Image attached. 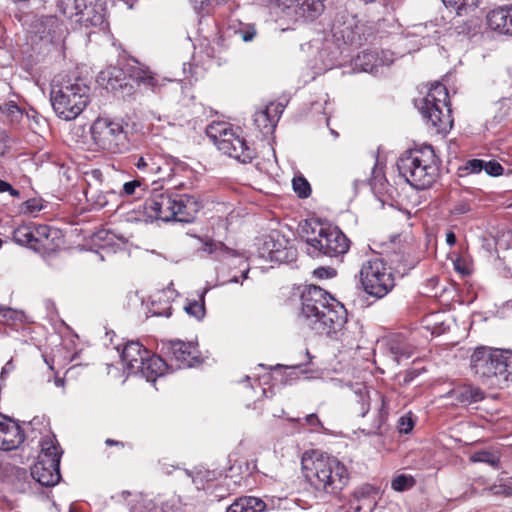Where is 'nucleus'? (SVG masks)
I'll return each instance as SVG.
<instances>
[{
	"label": "nucleus",
	"instance_id": "38",
	"mask_svg": "<svg viewBox=\"0 0 512 512\" xmlns=\"http://www.w3.org/2000/svg\"><path fill=\"white\" fill-rule=\"evenodd\" d=\"M292 185L300 198H306L311 193L310 184L304 177L298 176L293 178Z\"/></svg>",
	"mask_w": 512,
	"mask_h": 512
},
{
	"label": "nucleus",
	"instance_id": "36",
	"mask_svg": "<svg viewBox=\"0 0 512 512\" xmlns=\"http://www.w3.org/2000/svg\"><path fill=\"white\" fill-rule=\"evenodd\" d=\"M446 6L453 7L458 15L469 9H476L480 0H442Z\"/></svg>",
	"mask_w": 512,
	"mask_h": 512
},
{
	"label": "nucleus",
	"instance_id": "58",
	"mask_svg": "<svg viewBox=\"0 0 512 512\" xmlns=\"http://www.w3.org/2000/svg\"><path fill=\"white\" fill-rule=\"evenodd\" d=\"M105 443H106V445H108V446H113V445H115V446H123V443H121V442H119V441H115V440H113V439H109V438H108V439H106Z\"/></svg>",
	"mask_w": 512,
	"mask_h": 512
},
{
	"label": "nucleus",
	"instance_id": "53",
	"mask_svg": "<svg viewBox=\"0 0 512 512\" xmlns=\"http://www.w3.org/2000/svg\"><path fill=\"white\" fill-rule=\"evenodd\" d=\"M6 112L8 115L18 118L22 116V112L17 105L8 104L6 105Z\"/></svg>",
	"mask_w": 512,
	"mask_h": 512
},
{
	"label": "nucleus",
	"instance_id": "31",
	"mask_svg": "<svg viewBox=\"0 0 512 512\" xmlns=\"http://www.w3.org/2000/svg\"><path fill=\"white\" fill-rule=\"evenodd\" d=\"M355 412L364 417L370 409L372 400L371 391L364 385H359L354 389Z\"/></svg>",
	"mask_w": 512,
	"mask_h": 512
},
{
	"label": "nucleus",
	"instance_id": "60",
	"mask_svg": "<svg viewBox=\"0 0 512 512\" xmlns=\"http://www.w3.org/2000/svg\"><path fill=\"white\" fill-rule=\"evenodd\" d=\"M97 204L100 205V206H104L107 204V200L104 198V197H100L98 200H97Z\"/></svg>",
	"mask_w": 512,
	"mask_h": 512
},
{
	"label": "nucleus",
	"instance_id": "45",
	"mask_svg": "<svg viewBox=\"0 0 512 512\" xmlns=\"http://www.w3.org/2000/svg\"><path fill=\"white\" fill-rule=\"evenodd\" d=\"M138 189L143 190L141 181L133 180L130 182H126L123 185L122 194L125 196H133L137 193Z\"/></svg>",
	"mask_w": 512,
	"mask_h": 512
},
{
	"label": "nucleus",
	"instance_id": "30",
	"mask_svg": "<svg viewBox=\"0 0 512 512\" xmlns=\"http://www.w3.org/2000/svg\"><path fill=\"white\" fill-rule=\"evenodd\" d=\"M470 460L474 463H485L494 469H498L500 467L501 452L497 448L478 450L471 454Z\"/></svg>",
	"mask_w": 512,
	"mask_h": 512
},
{
	"label": "nucleus",
	"instance_id": "33",
	"mask_svg": "<svg viewBox=\"0 0 512 512\" xmlns=\"http://www.w3.org/2000/svg\"><path fill=\"white\" fill-rule=\"evenodd\" d=\"M500 374L498 376V384H506L512 382V351L502 350Z\"/></svg>",
	"mask_w": 512,
	"mask_h": 512
},
{
	"label": "nucleus",
	"instance_id": "47",
	"mask_svg": "<svg viewBox=\"0 0 512 512\" xmlns=\"http://www.w3.org/2000/svg\"><path fill=\"white\" fill-rule=\"evenodd\" d=\"M305 422L311 427L312 431H320L323 429V425L316 414H310L305 417Z\"/></svg>",
	"mask_w": 512,
	"mask_h": 512
},
{
	"label": "nucleus",
	"instance_id": "23",
	"mask_svg": "<svg viewBox=\"0 0 512 512\" xmlns=\"http://www.w3.org/2000/svg\"><path fill=\"white\" fill-rule=\"evenodd\" d=\"M201 251L211 255L214 259L218 261H223L229 263L233 258H240L242 262H245V255L240 253L237 250L231 249L227 247L224 243L214 240L206 241L202 247Z\"/></svg>",
	"mask_w": 512,
	"mask_h": 512
},
{
	"label": "nucleus",
	"instance_id": "34",
	"mask_svg": "<svg viewBox=\"0 0 512 512\" xmlns=\"http://www.w3.org/2000/svg\"><path fill=\"white\" fill-rule=\"evenodd\" d=\"M207 290L201 291L199 294L198 300H189L187 305H185L184 309L185 311L195 317L196 319L200 320L205 315V294Z\"/></svg>",
	"mask_w": 512,
	"mask_h": 512
},
{
	"label": "nucleus",
	"instance_id": "8",
	"mask_svg": "<svg viewBox=\"0 0 512 512\" xmlns=\"http://www.w3.org/2000/svg\"><path fill=\"white\" fill-rule=\"evenodd\" d=\"M206 133L218 150L229 157L243 163L253 159L254 151L247 145L239 128L227 122H213L207 127Z\"/></svg>",
	"mask_w": 512,
	"mask_h": 512
},
{
	"label": "nucleus",
	"instance_id": "35",
	"mask_svg": "<svg viewBox=\"0 0 512 512\" xmlns=\"http://www.w3.org/2000/svg\"><path fill=\"white\" fill-rule=\"evenodd\" d=\"M36 238L33 228L27 225L19 226L13 232V239L21 245H31Z\"/></svg>",
	"mask_w": 512,
	"mask_h": 512
},
{
	"label": "nucleus",
	"instance_id": "29",
	"mask_svg": "<svg viewBox=\"0 0 512 512\" xmlns=\"http://www.w3.org/2000/svg\"><path fill=\"white\" fill-rule=\"evenodd\" d=\"M469 173H479L482 170L490 176H499L503 173V167L496 161H483L480 159H473L466 163L463 167Z\"/></svg>",
	"mask_w": 512,
	"mask_h": 512
},
{
	"label": "nucleus",
	"instance_id": "44",
	"mask_svg": "<svg viewBox=\"0 0 512 512\" xmlns=\"http://www.w3.org/2000/svg\"><path fill=\"white\" fill-rule=\"evenodd\" d=\"M33 231L35 233V236H37L36 239H34V243H41L43 239H47L52 232H54L49 226L47 225H38L33 228Z\"/></svg>",
	"mask_w": 512,
	"mask_h": 512
},
{
	"label": "nucleus",
	"instance_id": "10",
	"mask_svg": "<svg viewBox=\"0 0 512 512\" xmlns=\"http://www.w3.org/2000/svg\"><path fill=\"white\" fill-rule=\"evenodd\" d=\"M359 275L364 291L377 298L387 295L395 285L391 268L380 258L365 261Z\"/></svg>",
	"mask_w": 512,
	"mask_h": 512
},
{
	"label": "nucleus",
	"instance_id": "54",
	"mask_svg": "<svg viewBox=\"0 0 512 512\" xmlns=\"http://www.w3.org/2000/svg\"><path fill=\"white\" fill-rule=\"evenodd\" d=\"M415 372L414 371H407L404 375V378H403V383L404 384H408L410 383L414 377H415Z\"/></svg>",
	"mask_w": 512,
	"mask_h": 512
},
{
	"label": "nucleus",
	"instance_id": "42",
	"mask_svg": "<svg viewBox=\"0 0 512 512\" xmlns=\"http://www.w3.org/2000/svg\"><path fill=\"white\" fill-rule=\"evenodd\" d=\"M237 33L240 35L241 39L244 42L252 41L257 34L256 28L252 24H246V25L241 26L239 28V30L237 31Z\"/></svg>",
	"mask_w": 512,
	"mask_h": 512
},
{
	"label": "nucleus",
	"instance_id": "16",
	"mask_svg": "<svg viewBox=\"0 0 512 512\" xmlns=\"http://www.w3.org/2000/svg\"><path fill=\"white\" fill-rule=\"evenodd\" d=\"M171 360L178 368H189L201 362L200 352L194 342L175 340L170 343Z\"/></svg>",
	"mask_w": 512,
	"mask_h": 512
},
{
	"label": "nucleus",
	"instance_id": "63",
	"mask_svg": "<svg viewBox=\"0 0 512 512\" xmlns=\"http://www.w3.org/2000/svg\"><path fill=\"white\" fill-rule=\"evenodd\" d=\"M128 495H130V493H129V492H127V491H123V492L121 493V495H120V496H122L123 498H125V497H126V496H128Z\"/></svg>",
	"mask_w": 512,
	"mask_h": 512
},
{
	"label": "nucleus",
	"instance_id": "25",
	"mask_svg": "<svg viewBox=\"0 0 512 512\" xmlns=\"http://www.w3.org/2000/svg\"><path fill=\"white\" fill-rule=\"evenodd\" d=\"M167 369V365L162 358L156 355H152L149 351V356L146 357L145 361L137 374L144 377L149 382H154L158 377L164 375Z\"/></svg>",
	"mask_w": 512,
	"mask_h": 512
},
{
	"label": "nucleus",
	"instance_id": "51",
	"mask_svg": "<svg viewBox=\"0 0 512 512\" xmlns=\"http://www.w3.org/2000/svg\"><path fill=\"white\" fill-rule=\"evenodd\" d=\"M454 269L462 275H468L470 273V269L466 265L465 261L460 258H457L454 261Z\"/></svg>",
	"mask_w": 512,
	"mask_h": 512
},
{
	"label": "nucleus",
	"instance_id": "39",
	"mask_svg": "<svg viewBox=\"0 0 512 512\" xmlns=\"http://www.w3.org/2000/svg\"><path fill=\"white\" fill-rule=\"evenodd\" d=\"M42 200L38 198H31L25 201L20 207V213L24 215H34L42 210Z\"/></svg>",
	"mask_w": 512,
	"mask_h": 512
},
{
	"label": "nucleus",
	"instance_id": "46",
	"mask_svg": "<svg viewBox=\"0 0 512 512\" xmlns=\"http://www.w3.org/2000/svg\"><path fill=\"white\" fill-rule=\"evenodd\" d=\"M414 426V422L410 416H402L398 421V429L400 433L408 434Z\"/></svg>",
	"mask_w": 512,
	"mask_h": 512
},
{
	"label": "nucleus",
	"instance_id": "18",
	"mask_svg": "<svg viewBox=\"0 0 512 512\" xmlns=\"http://www.w3.org/2000/svg\"><path fill=\"white\" fill-rule=\"evenodd\" d=\"M134 165L140 171L157 176L159 180L169 177L172 171L169 162L162 155L152 152L138 157Z\"/></svg>",
	"mask_w": 512,
	"mask_h": 512
},
{
	"label": "nucleus",
	"instance_id": "32",
	"mask_svg": "<svg viewBox=\"0 0 512 512\" xmlns=\"http://www.w3.org/2000/svg\"><path fill=\"white\" fill-rule=\"evenodd\" d=\"M37 23L36 32L40 34L41 38L49 37L53 39L60 28L59 20L53 15L42 16L37 20Z\"/></svg>",
	"mask_w": 512,
	"mask_h": 512
},
{
	"label": "nucleus",
	"instance_id": "50",
	"mask_svg": "<svg viewBox=\"0 0 512 512\" xmlns=\"http://www.w3.org/2000/svg\"><path fill=\"white\" fill-rule=\"evenodd\" d=\"M8 192L12 197L18 198L20 192L13 188L8 182L0 179V193Z\"/></svg>",
	"mask_w": 512,
	"mask_h": 512
},
{
	"label": "nucleus",
	"instance_id": "49",
	"mask_svg": "<svg viewBox=\"0 0 512 512\" xmlns=\"http://www.w3.org/2000/svg\"><path fill=\"white\" fill-rule=\"evenodd\" d=\"M470 210H471L470 204L466 201H461L453 207L452 213L456 214V215H463V214L470 212Z\"/></svg>",
	"mask_w": 512,
	"mask_h": 512
},
{
	"label": "nucleus",
	"instance_id": "13",
	"mask_svg": "<svg viewBox=\"0 0 512 512\" xmlns=\"http://www.w3.org/2000/svg\"><path fill=\"white\" fill-rule=\"evenodd\" d=\"M258 253L259 257L278 263H288L296 258V250L291 241L277 230L259 239Z\"/></svg>",
	"mask_w": 512,
	"mask_h": 512
},
{
	"label": "nucleus",
	"instance_id": "27",
	"mask_svg": "<svg viewBox=\"0 0 512 512\" xmlns=\"http://www.w3.org/2000/svg\"><path fill=\"white\" fill-rule=\"evenodd\" d=\"M452 397L457 403L468 406L484 399V392L476 386L463 385L450 391Z\"/></svg>",
	"mask_w": 512,
	"mask_h": 512
},
{
	"label": "nucleus",
	"instance_id": "11",
	"mask_svg": "<svg viewBox=\"0 0 512 512\" xmlns=\"http://www.w3.org/2000/svg\"><path fill=\"white\" fill-rule=\"evenodd\" d=\"M60 11L71 21L83 27H97L105 19V0H59Z\"/></svg>",
	"mask_w": 512,
	"mask_h": 512
},
{
	"label": "nucleus",
	"instance_id": "9",
	"mask_svg": "<svg viewBox=\"0 0 512 512\" xmlns=\"http://www.w3.org/2000/svg\"><path fill=\"white\" fill-rule=\"evenodd\" d=\"M40 446L41 451L31 468V476L43 486H54L61 479L60 460L63 451L53 434L44 436Z\"/></svg>",
	"mask_w": 512,
	"mask_h": 512
},
{
	"label": "nucleus",
	"instance_id": "37",
	"mask_svg": "<svg viewBox=\"0 0 512 512\" xmlns=\"http://www.w3.org/2000/svg\"><path fill=\"white\" fill-rule=\"evenodd\" d=\"M415 485V479L411 475L399 474L391 481V487L397 492L409 490Z\"/></svg>",
	"mask_w": 512,
	"mask_h": 512
},
{
	"label": "nucleus",
	"instance_id": "3",
	"mask_svg": "<svg viewBox=\"0 0 512 512\" xmlns=\"http://www.w3.org/2000/svg\"><path fill=\"white\" fill-rule=\"evenodd\" d=\"M90 86L80 77L57 76L50 99L55 113L66 121L77 118L89 102Z\"/></svg>",
	"mask_w": 512,
	"mask_h": 512
},
{
	"label": "nucleus",
	"instance_id": "12",
	"mask_svg": "<svg viewBox=\"0 0 512 512\" xmlns=\"http://www.w3.org/2000/svg\"><path fill=\"white\" fill-rule=\"evenodd\" d=\"M94 144L110 153H122L127 148V138L121 123L108 118H98L91 126Z\"/></svg>",
	"mask_w": 512,
	"mask_h": 512
},
{
	"label": "nucleus",
	"instance_id": "48",
	"mask_svg": "<svg viewBox=\"0 0 512 512\" xmlns=\"http://www.w3.org/2000/svg\"><path fill=\"white\" fill-rule=\"evenodd\" d=\"M239 265L243 267L241 276L240 277L234 276L231 279L227 280L225 283H239L240 282V284H243V281H240V278H242V280L247 279V274L249 272L248 264H246V261L243 263L242 259H240Z\"/></svg>",
	"mask_w": 512,
	"mask_h": 512
},
{
	"label": "nucleus",
	"instance_id": "64",
	"mask_svg": "<svg viewBox=\"0 0 512 512\" xmlns=\"http://www.w3.org/2000/svg\"><path fill=\"white\" fill-rule=\"evenodd\" d=\"M364 3L368 4V3H372L374 2L375 0H362Z\"/></svg>",
	"mask_w": 512,
	"mask_h": 512
},
{
	"label": "nucleus",
	"instance_id": "15",
	"mask_svg": "<svg viewBox=\"0 0 512 512\" xmlns=\"http://www.w3.org/2000/svg\"><path fill=\"white\" fill-rule=\"evenodd\" d=\"M394 61V54L388 50L364 51L354 59L356 69L371 74H378L384 66Z\"/></svg>",
	"mask_w": 512,
	"mask_h": 512
},
{
	"label": "nucleus",
	"instance_id": "7",
	"mask_svg": "<svg viewBox=\"0 0 512 512\" xmlns=\"http://www.w3.org/2000/svg\"><path fill=\"white\" fill-rule=\"evenodd\" d=\"M421 115L435 128L437 133H447L453 126L447 88L440 82L430 85L427 95L421 100Z\"/></svg>",
	"mask_w": 512,
	"mask_h": 512
},
{
	"label": "nucleus",
	"instance_id": "20",
	"mask_svg": "<svg viewBox=\"0 0 512 512\" xmlns=\"http://www.w3.org/2000/svg\"><path fill=\"white\" fill-rule=\"evenodd\" d=\"M486 23L495 33L512 37V5L490 10L486 15Z\"/></svg>",
	"mask_w": 512,
	"mask_h": 512
},
{
	"label": "nucleus",
	"instance_id": "61",
	"mask_svg": "<svg viewBox=\"0 0 512 512\" xmlns=\"http://www.w3.org/2000/svg\"><path fill=\"white\" fill-rule=\"evenodd\" d=\"M315 273H316L317 275H319V276H321V277H322V276L324 275V273H327V270H326V269H324V268H320V269H317V270L315 271Z\"/></svg>",
	"mask_w": 512,
	"mask_h": 512
},
{
	"label": "nucleus",
	"instance_id": "14",
	"mask_svg": "<svg viewBox=\"0 0 512 512\" xmlns=\"http://www.w3.org/2000/svg\"><path fill=\"white\" fill-rule=\"evenodd\" d=\"M501 349H494L487 346L475 348L470 357L472 371L481 378L495 379L498 381L501 366Z\"/></svg>",
	"mask_w": 512,
	"mask_h": 512
},
{
	"label": "nucleus",
	"instance_id": "1",
	"mask_svg": "<svg viewBox=\"0 0 512 512\" xmlns=\"http://www.w3.org/2000/svg\"><path fill=\"white\" fill-rule=\"evenodd\" d=\"M303 323L317 334L351 343L361 334L357 322L347 321L345 307L318 286L308 287L301 296Z\"/></svg>",
	"mask_w": 512,
	"mask_h": 512
},
{
	"label": "nucleus",
	"instance_id": "26",
	"mask_svg": "<svg viewBox=\"0 0 512 512\" xmlns=\"http://www.w3.org/2000/svg\"><path fill=\"white\" fill-rule=\"evenodd\" d=\"M278 5L290 8L296 5L298 13L305 18L314 19L323 10L322 0H276Z\"/></svg>",
	"mask_w": 512,
	"mask_h": 512
},
{
	"label": "nucleus",
	"instance_id": "22",
	"mask_svg": "<svg viewBox=\"0 0 512 512\" xmlns=\"http://www.w3.org/2000/svg\"><path fill=\"white\" fill-rule=\"evenodd\" d=\"M129 76L138 85H143L152 91H156L164 85L165 79L160 78L158 75L153 73L148 67L135 62L128 69Z\"/></svg>",
	"mask_w": 512,
	"mask_h": 512
},
{
	"label": "nucleus",
	"instance_id": "21",
	"mask_svg": "<svg viewBox=\"0 0 512 512\" xmlns=\"http://www.w3.org/2000/svg\"><path fill=\"white\" fill-rule=\"evenodd\" d=\"M148 356L149 350L139 342L131 341L124 346L121 360L129 374L137 375V371L142 367L143 362Z\"/></svg>",
	"mask_w": 512,
	"mask_h": 512
},
{
	"label": "nucleus",
	"instance_id": "2",
	"mask_svg": "<svg viewBox=\"0 0 512 512\" xmlns=\"http://www.w3.org/2000/svg\"><path fill=\"white\" fill-rule=\"evenodd\" d=\"M301 470L315 498L337 497L349 482L346 466L333 456L316 450L303 453Z\"/></svg>",
	"mask_w": 512,
	"mask_h": 512
},
{
	"label": "nucleus",
	"instance_id": "57",
	"mask_svg": "<svg viewBox=\"0 0 512 512\" xmlns=\"http://www.w3.org/2000/svg\"><path fill=\"white\" fill-rule=\"evenodd\" d=\"M110 236V233L107 231H100L96 234V238L98 239H108Z\"/></svg>",
	"mask_w": 512,
	"mask_h": 512
},
{
	"label": "nucleus",
	"instance_id": "28",
	"mask_svg": "<svg viewBox=\"0 0 512 512\" xmlns=\"http://www.w3.org/2000/svg\"><path fill=\"white\" fill-rule=\"evenodd\" d=\"M265 503L256 497H242L234 501L226 512H263Z\"/></svg>",
	"mask_w": 512,
	"mask_h": 512
},
{
	"label": "nucleus",
	"instance_id": "41",
	"mask_svg": "<svg viewBox=\"0 0 512 512\" xmlns=\"http://www.w3.org/2000/svg\"><path fill=\"white\" fill-rule=\"evenodd\" d=\"M21 319L22 314L17 310L11 308H0V323L9 325Z\"/></svg>",
	"mask_w": 512,
	"mask_h": 512
},
{
	"label": "nucleus",
	"instance_id": "17",
	"mask_svg": "<svg viewBox=\"0 0 512 512\" xmlns=\"http://www.w3.org/2000/svg\"><path fill=\"white\" fill-rule=\"evenodd\" d=\"M24 441V434L19 424L9 417L0 414V450L17 449Z\"/></svg>",
	"mask_w": 512,
	"mask_h": 512
},
{
	"label": "nucleus",
	"instance_id": "56",
	"mask_svg": "<svg viewBox=\"0 0 512 512\" xmlns=\"http://www.w3.org/2000/svg\"><path fill=\"white\" fill-rule=\"evenodd\" d=\"M12 365H11V361H9L3 368H2V371H1V378L4 377L5 374H7L11 369H12Z\"/></svg>",
	"mask_w": 512,
	"mask_h": 512
},
{
	"label": "nucleus",
	"instance_id": "6",
	"mask_svg": "<svg viewBox=\"0 0 512 512\" xmlns=\"http://www.w3.org/2000/svg\"><path fill=\"white\" fill-rule=\"evenodd\" d=\"M307 252L313 257H338L348 252L350 241L337 227L327 222L312 220L306 222Z\"/></svg>",
	"mask_w": 512,
	"mask_h": 512
},
{
	"label": "nucleus",
	"instance_id": "59",
	"mask_svg": "<svg viewBox=\"0 0 512 512\" xmlns=\"http://www.w3.org/2000/svg\"><path fill=\"white\" fill-rule=\"evenodd\" d=\"M54 384L57 387H64V380L62 378H60V377H55Z\"/></svg>",
	"mask_w": 512,
	"mask_h": 512
},
{
	"label": "nucleus",
	"instance_id": "19",
	"mask_svg": "<svg viewBox=\"0 0 512 512\" xmlns=\"http://www.w3.org/2000/svg\"><path fill=\"white\" fill-rule=\"evenodd\" d=\"M282 112V105L274 102H271L265 107L257 110L254 114V124L256 128L264 136L271 135L274 132Z\"/></svg>",
	"mask_w": 512,
	"mask_h": 512
},
{
	"label": "nucleus",
	"instance_id": "5",
	"mask_svg": "<svg viewBox=\"0 0 512 512\" xmlns=\"http://www.w3.org/2000/svg\"><path fill=\"white\" fill-rule=\"evenodd\" d=\"M399 175L415 189L430 187L437 176V157L430 145L405 152L397 161Z\"/></svg>",
	"mask_w": 512,
	"mask_h": 512
},
{
	"label": "nucleus",
	"instance_id": "55",
	"mask_svg": "<svg viewBox=\"0 0 512 512\" xmlns=\"http://www.w3.org/2000/svg\"><path fill=\"white\" fill-rule=\"evenodd\" d=\"M446 242L449 246H453L456 243V236L453 232H448L446 234Z\"/></svg>",
	"mask_w": 512,
	"mask_h": 512
},
{
	"label": "nucleus",
	"instance_id": "43",
	"mask_svg": "<svg viewBox=\"0 0 512 512\" xmlns=\"http://www.w3.org/2000/svg\"><path fill=\"white\" fill-rule=\"evenodd\" d=\"M372 394L373 400L378 404L379 421L381 422L386 413L387 399L383 394L377 391H372Z\"/></svg>",
	"mask_w": 512,
	"mask_h": 512
},
{
	"label": "nucleus",
	"instance_id": "24",
	"mask_svg": "<svg viewBox=\"0 0 512 512\" xmlns=\"http://www.w3.org/2000/svg\"><path fill=\"white\" fill-rule=\"evenodd\" d=\"M391 355L392 360L399 364L403 358H409L413 354V347L402 336H391L387 338L380 346Z\"/></svg>",
	"mask_w": 512,
	"mask_h": 512
},
{
	"label": "nucleus",
	"instance_id": "52",
	"mask_svg": "<svg viewBox=\"0 0 512 512\" xmlns=\"http://www.w3.org/2000/svg\"><path fill=\"white\" fill-rule=\"evenodd\" d=\"M194 9L200 13L206 10L210 4V0H192Z\"/></svg>",
	"mask_w": 512,
	"mask_h": 512
},
{
	"label": "nucleus",
	"instance_id": "4",
	"mask_svg": "<svg viewBox=\"0 0 512 512\" xmlns=\"http://www.w3.org/2000/svg\"><path fill=\"white\" fill-rule=\"evenodd\" d=\"M200 207V203L193 196L163 191H154L145 203V210L150 218L165 222H192Z\"/></svg>",
	"mask_w": 512,
	"mask_h": 512
},
{
	"label": "nucleus",
	"instance_id": "40",
	"mask_svg": "<svg viewBox=\"0 0 512 512\" xmlns=\"http://www.w3.org/2000/svg\"><path fill=\"white\" fill-rule=\"evenodd\" d=\"M378 490L370 484H363L357 487L353 492V497L360 501L377 495Z\"/></svg>",
	"mask_w": 512,
	"mask_h": 512
},
{
	"label": "nucleus",
	"instance_id": "62",
	"mask_svg": "<svg viewBox=\"0 0 512 512\" xmlns=\"http://www.w3.org/2000/svg\"><path fill=\"white\" fill-rule=\"evenodd\" d=\"M45 362L49 366L50 369H53L54 360L49 361L47 358H45Z\"/></svg>",
	"mask_w": 512,
	"mask_h": 512
}]
</instances>
